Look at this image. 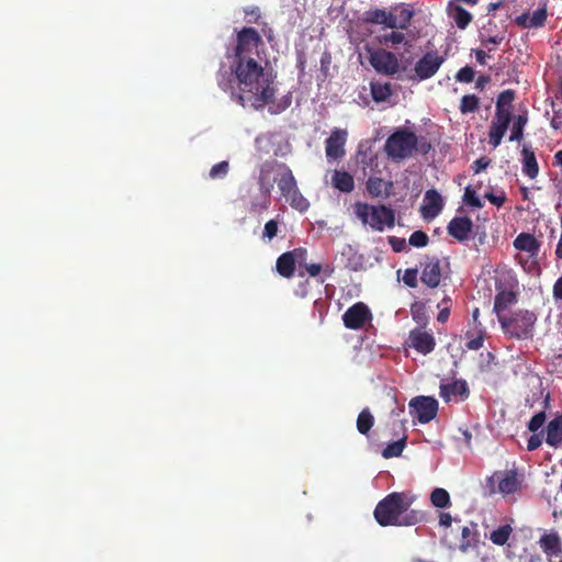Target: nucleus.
Segmentation results:
<instances>
[{
	"instance_id": "f257e3e1",
	"label": "nucleus",
	"mask_w": 562,
	"mask_h": 562,
	"mask_svg": "<svg viewBox=\"0 0 562 562\" xmlns=\"http://www.w3.org/2000/svg\"><path fill=\"white\" fill-rule=\"evenodd\" d=\"M263 45L262 38L254 27H244L237 33L235 47V79L240 89L238 100L245 106L262 109L274 98V75L266 70L257 60L258 47Z\"/></svg>"
},
{
	"instance_id": "f03ea898",
	"label": "nucleus",
	"mask_w": 562,
	"mask_h": 562,
	"mask_svg": "<svg viewBox=\"0 0 562 562\" xmlns=\"http://www.w3.org/2000/svg\"><path fill=\"white\" fill-rule=\"evenodd\" d=\"M413 498L401 492H393L381 499L374 509V518L382 527L414 526L420 522L424 514L409 509Z\"/></svg>"
},
{
	"instance_id": "7ed1b4c3",
	"label": "nucleus",
	"mask_w": 562,
	"mask_h": 562,
	"mask_svg": "<svg viewBox=\"0 0 562 562\" xmlns=\"http://www.w3.org/2000/svg\"><path fill=\"white\" fill-rule=\"evenodd\" d=\"M270 175H274L273 180L277 182L282 196L293 209L300 212H305L308 209L310 202L300 192L293 172L288 165L278 160L265 161L259 170L258 183L262 186L263 183L271 184Z\"/></svg>"
},
{
	"instance_id": "20e7f679",
	"label": "nucleus",
	"mask_w": 562,
	"mask_h": 562,
	"mask_svg": "<svg viewBox=\"0 0 562 562\" xmlns=\"http://www.w3.org/2000/svg\"><path fill=\"white\" fill-rule=\"evenodd\" d=\"M538 315L533 311L518 308L499 317V325L505 336L517 340H529L535 336Z\"/></svg>"
},
{
	"instance_id": "39448f33",
	"label": "nucleus",
	"mask_w": 562,
	"mask_h": 562,
	"mask_svg": "<svg viewBox=\"0 0 562 562\" xmlns=\"http://www.w3.org/2000/svg\"><path fill=\"white\" fill-rule=\"evenodd\" d=\"M353 213L363 225H369L376 232H383L386 227L393 228L395 225L394 210L384 204L370 205L358 201L353 204Z\"/></svg>"
},
{
	"instance_id": "423d86ee",
	"label": "nucleus",
	"mask_w": 562,
	"mask_h": 562,
	"mask_svg": "<svg viewBox=\"0 0 562 562\" xmlns=\"http://www.w3.org/2000/svg\"><path fill=\"white\" fill-rule=\"evenodd\" d=\"M418 137L408 128H398L385 140L384 151L393 161H402L417 151Z\"/></svg>"
},
{
	"instance_id": "0eeeda50",
	"label": "nucleus",
	"mask_w": 562,
	"mask_h": 562,
	"mask_svg": "<svg viewBox=\"0 0 562 562\" xmlns=\"http://www.w3.org/2000/svg\"><path fill=\"white\" fill-rule=\"evenodd\" d=\"M503 280L496 281V295L494 299L493 312L496 314L497 319L505 317L507 314L505 311L510 305H514L518 301V293L515 289L518 286V280L513 271H507L503 274Z\"/></svg>"
},
{
	"instance_id": "6e6552de",
	"label": "nucleus",
	"mask_w": 562,
	"mask_h": 562,
	"mask_svg": "<svg viewBox=\"0 0 562 562\" xmlns=\"http://www.w3.org/2000/svg\"><path fill=\"white\" fill-rule=\"evenodd\" d=\"M438 401L431 396H416L409 401L411 415L420 424L431 422L438 413Z\"/></svg>"
},
{
	"instance_id": "1a4fd4ad",
	"label": "nucleus",
	"mask_w": 562,
	"mask_h": 562,
	"mask_svg": "<svg viewBox=\"0 0 562 562\" xmlns=\"http://www.w3.org/2000/svg\"><path fill=\"white\" fill-rule=\"evenodd\" d=\"M370 64L379 74L387 76L395 75L400 69L396 55L382 48L370 54Z\"/></svg>"
},
{
	"instance_id": "9d476101",
	"label": "nucleus",
	"mask_w": 562,
	"mask_h": 562,
	"mask_svg": "<svg viewBox=\"0 0 562 562\" xmlns=\"http://www.w3.org/2000/svg\"><path fill=\"white\" fill-rule=\"evenodd\" d=\"M445 57L439 55L437 50L427 52L416 64L415 74L419 80H426L436 75L440 66L443 64Z\"/></svg>"
},
{
	"instance_id": "9b49d317",
	"label": "nucleus",
	"mask_w": 562,
	"mask_h": 562,
	"mask_svg": "<svg viewBox=\"0 0 562 562\" xmlns=\"http://www.w3.org/2000/svg\"><path fill=\"white\" fill-rule=\"evenodd\" d=\"M371 317L369 307L364 303L358 302L344 313L342 321L349 329H361Z\"/></svg>"
},
{
	"instance_id": "f8f14e48",
	"label": "nucleus",
	"mask_w": 562,
	"mask_h": 562,
	"mask_svg": "<svg viewBox=\"0 0 562 562\" xmlns=\"http://www.w3.org/2000/svg\"><path fill=\"white\" fill-rule=\"evenodd\" d=\"M348 133L346 130L334 128L325 142L326 156L329 159H340L345 156V145Z\"/></svg>"
},
{
	"instance_id": "ddd939ff",
	"label": "nucleus",
	"mask_w": 562,
	"mask_h": 562,
	"mask_svg": "<svg viewBox=\"0 0 562 562\" xmlns=\"http://www.w3.org/2000/svg\"><path fill=\"white\" fill-rule=\"evenodd\" d=\"M541 550L547 557L549 562H552L553 559L562 557V539L560 535L552 530L550 532H544L538 541Z\"/></svg>"
},
{
	"instance_id": "4468645a",
	"label": "nucleus",
	"mask_w": 562,
	"mask_h": 562,
	"mask_svg": "<svg viewBox=\"0 0 562 562\" xmlns=\"http://www.w3.org/2000/svg\"><path fill=\"white\" fill-rule=\"evenodd\" d=\"M409 346L422 355H428L434 351L436 340L431 333L416 328L409 331Z\"/></svg>"
},
{
	"instance_id": "2eb2a0df",
	"label": "nucleus",
	"mask_w": 562,
	"mask_h": 562,
	"mask_svg": "<svg viewBox=\"0 0 562 562\" xmlns=\"http://www.w3.org/2000/svg\"><path fill=\"white\" fill-rule=\"evenodd\" d=\"M473 231V222L468 216H456L447 226L448 234L460 243L467 241Z\"/></svg>"
},
{
	"instance_id": "dca6fc26",
	"label": "nucleus",
	"mask_w": 562,
	"mask_h": 562,
	"mask_svg": "<svg viewBox=\"0 0 562 562\" xmlns=\"http://www.w3.org/2000/svg\"><path fill=\"white\" fill-rule=\"evenodd\" d=\"M420 280L431 289L439 285L441 280V269L440 260L437 257H426L425 262L423 263Z\"/></svg>"
},
{
	"instance_id": "f3484780",
	"label": "nucleus",
	"mask_w": 562,
	"mask_h": 562,
	"mask_svg": "<svg viewBox=\"0 0 562 562\" xmlns=\"http://www.w3.org/2000/svg\"><path fill=\"white\" fill-rule=\"evenodd\" d=\"M260 193L254 196L250 201L249 212L251 214L261 215L271 205V189L272 184H259Z\"/></svg>"
},
{
	"instance_id": "a211bd4d",
	"label": "nucleus",
	"mask_w": 562,
	"mask_h": 562,
	"mask_svg": "<svg viewBox=\"0 0 562 562\" xmlns=\"http://www.w3.org/2000/svg\"><path fill=\"white\" fill-rule=\"evenodd\" d=\"M548 12L546 7L538 8L532 12V14L529 13H522L518 15L515 19V23L521 27L525 29H537L544 25V22L547 20Z\"/></svg>"
},
{
	"instance_id": "6ab92c4d",
	"label": "nucleus",
	"mask_w": 562,
	"mask_h": 562,
	"mask_svg": "<svg viewBox=\"0 0 562 562\" xmlns=\"http://www.w3.org/2000/svg\"><path fill=\"white\" fill-rule=\"evenodd\" d=\"M470 394L465 380H456L451 383L440 384V396L445 402H449L451 396H460L467 398Z\"/></svg>"
},
{
	"instance_id": "aec40b11",
	"label": "nucleus",
	"mask_w": 562,
	"mask_h": 562,
	"mask_svg": "<svg viewBox=\"0 0 562 562\" xmlns=\"http://www.w3.org/2000/svg\"><path fill=\"white\" fill-rule=\"evenodd\" d=\"M443 207V201L439 192L435 189L427 190L425 193V205L423 214L425 217H436Z\"/></svg>"
},
{
	"instance_id": "412c9836",
	"label": "nucleus",
	"mask_w": 562,
	"mask_h": 562,
	"mask_svg": "<svg viewBox=\"0 0 562 562\" xmlns=\"http://www.w3.org/2000/svg\"><path fill=\"white\" fill-rule=\"evenodd\" d=\"M513 245L517 250L529 252L532 256L537 255L540 250V243L529 233H520L514 239Z\"/></svg>"
},
{
	"instance_id": "4be33fe9",
	"label": "nucleus",
	"mask_w": 562,
	"mask_h": 562,
	"mask_svg": "<svg viewBox=\"0 0 562 562\" xmlns=\"http://www.w3.org/2000/svg\"><path fill=\"white\" fill-rule=\"evenodd\" d=\"M508 121H503L494 117L488 131V143L494 147H498L502 143L504 135L506 134L508 126Z\"/></svg>"
},
{
	"instance_id": "5701e85b",
	"label": "nucleus",
	"mask_w": 562,
	"mask_h": 562,
	"mask_svg": "<svg viewBox=\"0 0 562 562\" xmlns=\"http://www.w3.org/2000/svg\"><path fill=\"white\" fill-rule=\"evenodd\" d=\"M546 442L555 448L562 443V416H558L549 422Z\"/></svg>"
},
{
	"instance_id": "b1692460",
	"label": "nucleus",
	"mask_w": 562,
	"mask_h": 562,
	"mask_svg": "<svg viewBox=\"0 0 562 562\" xmlns=\"http://www.w3.org/2000/svg\"><path fill=\"white\" fill-rule=\"evenodd\" d=\"M522 155V172L530 179H535L539 173V166L533 150L524 146Z\"/></svg>"
},
{
	"instance_id": "393cba45",
	"label": "nucleus",
	"mask_w": 562,
	"mask_h": 562,
	"mask_svg": "<svg viewBox=\"0 0 562 562\" xmlns=\"http://www.w3.org/2000/svg\"><path fill=\"white\" fill-rule=\"evenodd\" d=\"M295 266V258L290 251L283 252L276 262L278 273L288 279L294 276Z\"/></svg>"
},
{
	"instance_id": "a878e982",
	"label": "nucleus",
	"mask_w": 562,
	"mask_h": 562,
	"mask_svg": "<svg viewBox=\"0 0 562 562\" xmlns=\"http://www.w3.org/2000/svg\"><path fill=\"white\" fill-rule=\"evenodd\" d=\"M333 186L341 192H351L355 188L353 177L347 171L335 170L331 176Z\"/></svg>"
},
{
	"instance_id": "bb28decb",
	"label": "nucleus",
	"mask_w": 562,
	"mask_h": 562,
	"mask_svg": "<svg viewBox=\"0 0 562 562\" xmlns=\"http://www.w3.org/2000/svg\"><path fill=\"white\" fill-rule=\"evenodd\" d=\"M549 406H550V394H549V392H547L544 394L543 401H542V411H540L539 413L533 415L527 425L529 431L537 432L543 426V424L546 423V419H547L546 409L549 408Z\"/></svg>"
},
{
	"instance_id": "cd10ccee",
	"label": "nucleus",
	"mask_w": 562,
	"mask_h": 562,
	"mask_svg": "<svg viewBox=\"0 0 562 562\" xmlns=\"http://www.w3.org/2000/svg\"><path fill=\"white\" fill-rule=\"evenodd\" d=\"M520 488V482L517 473L512 471L498 482V491L503 494H514Z\"/></svg>"
},
{
	"instance_id": "c85d7f7f",
	"label": "nucleus",
	"mask_w": 562,
	"mask_h": 562,
	"mask_svg": "<svg viewBox=\"0 0 562 562\" xmlns=\"http://www.w3.org/2000/svg\"><path fill=\"white\" fill-rule=\"evenodd\" d=\"M462 540L460 543V550L467 552L470 548H473L479 542L476 525L472 524L471 527L464 526L461 531Z\"/></svg>"
},
{
	"instance_id": "c756f323",
	"label": "nucleus",
	"mask_w": 562,
	"mask_h": 562,
	"mask_svg": "<svg viewBox=\"0 0 562 562\" xmlns=\"http://www.w3.org/2000/svg\"><path fill=\"white\" fill-rule=\"evenodd\" d=\"M232 71H234V67H232ZM233 79H234V76H233V72H228V71H220L218 75H217V82H218V86L221 87V89L223 91H231L232 93V98L234 100H236L238 103H240V101L238 100V94H240V89L238 88V92H236L234 89H233V86H232V82H233Z\"/></svg>"
},
{
	"instance_id": "7c9ffc66",
	"label": "nucleus",
	"mask_w": 562,
	"mask_h": 562,
	"mask_svg": "<svg viewBox=\"0 0 562 562\" xmlns=\"http://www.w3.org/2000/svg\"><path fill=\"white\" fill-rule=\"evenodd\" d=\"M391 187L392 182H385L379 177H370L367 181V190L374 198L381 196Z\"/></svg>"
},
{
	"instance_id": "2f4dec72",
	"label": "nucleus",
	"mask_w": 562,
	"mask_h": 562,
	"mask_svg": "<svg viewBox=\"0 0 562 562\" xmlns=\"http://www.w3.org/2000/svg\"><path fill=\"white\" fill-rule=\"evenodd\" d=\"M528 123L527 113L518 114L514 117V123L512 126V133L509 136V142H520L524 137V128Z\"/></svg>"
},
{
	"instance_id": "473e14b6",
	"label": "nucleus",
	"mask_w": 562,
	"mask_h": 562,
	"mask_svg": "<svg viewBox=\"0 0 562 562\" xmlns=\"http://www.w3.org/2000/svg\"><path fill=\"white\" fill-rule=\"evenodd\" d=\"M374 425V417L369 408H363L357 417V430L361 435H368Z\"/></svg>"
},
{
	"instance_id": "72a5a7b5",
	"label": "nucleus",
	"mask_w": 562,
	"mask_h": 562,
	"mask_svg": "<svg viewBox=\"0 0 562 562\" xmlns=\"http://www.w3.org/2000/svg\"><path fill=\"white\" fill-rule=\"evenodd\" d=\"M513 533L510 525H503L491 532L490 540L496 546H504Z\"/></svg>"
},
{
	"instance_id": "f704fd0d",
	"label": "nucleus",
	"mask_w": 562,
	"mask_h": 562,
	"mask_svg": "<svg viewBox=\"0 0 562 562\" xmlns=\"http://www.w3.org/2000/svg\"><path fill=\"white\" fill-rule=\"evenodd\" d=\"M430 501L435 507L447 508L451 505L449 493L441 487H436L430 494Z\"/></svg>"
},
{
	"instance_id": "c9c22d12",
	"label": "nucleus",
	"mask_w": 562,
	"mask_h": 562,
	"mask_svg": "<svg viewBox=\"0 0 562 562\" xmlns=\"http://www.w3.org/2000/svg\"><path fill=\"white\" fill-rule=\"evenodd\" d=\"M371 94L375 102L386 101L391 94L392 89L390 83H371Z\"/></svg>"
},
{
	"instance_id": "e433bc0d",
	"label": "nucleus",
	"mask_w": 562,
	"mask_h": 562,
	"mask_svg": "<svg viewBox=\"0 0 562 562\" xmlns=\"http://www.w3.org/2000/svg\"><path fill=\"white\" fill-rule=\"evenodd\" d=\"M480 108V98L475 94H465L460 101L459 110L462 114L474 113Z\"/></svg>"
},
{
	"instance_id": "4c0bfd02",
	"label": "nucleus",
	"mask_w": 562,
	"mask_h": 562,
	"mask_svg": "<svg viewBox=\"0 0 562 562\" xmlns=\"http://www.w3.org/2000/svg\"><path fill=\"white\" fill-rule=\"evenodd\" d=\"M395 16L398 23V29L407 30L414 16V11L408 7L402 5L395 9Z\"/></svg>"
},
{
	"instance_id": "58836bf2",
	"label": "nucleus",
	"mask_w": 562,
	"mask_h": 562,
	"mask_svg": "<svg viewBox=\"0 0 562 562\" xmlns=\"http://www.w3.org/2000/svg\"><path fill=\"white\" fill-rule=\"evenodd\" d=\"M406 438L398 439L389 443L382 451V456L385 459L400 457L405 448Z\"/></svg>"
},
{
	"instance_id": "ea45409f",
	"label": "nucleus",
	"mask_w": 562,
	"mask_h": 562,
	"mask_svg": "<svg viewBox=\"0 0 562 562\" xmlns=\"http://www.w3.org/2000/svg\"><path fill=\"white\" fill-rule=\"evenodd\" d=\"M453 20L459 29L464 30L472 21V15L464 8L457 5L453 12Z\"/></svg>"
},
{
	"instance_id": "a19ab883",
	"label": "nucleus",
	"mask_w": 562,
	"mask_h": 562,
	"mask_svg": "<svg viewBox=\"0 0 562 562\" xmlns=\"http://www.w3.org/2000/svg\"><path fill=\"white\" fill-rule=\"evenodd\" d=\"M386 10L384 9H372L368 10L363 14V22L371 24H382L385 22Z\"/></svg>"
},
{
	"instance_id": "79ce46f5",
	"label": "nucleus",
	"mask_w": 562,
	"mask_h": 562,
	"mask_svg": "<svg viewBox=\"0 0 562 562\" xmlns=\"http://www.w3.org/2000/svg\"><path fill=\"white\" fill-rule=\"evenodd\" d=\"M405 34L402 32L391 31L378 37L380 44L384 45H398L405 43Z\"/></svg>"
},
{
	"instance_id": "37998d69",
	"label": "nucleus",
	"mask_w": 562,
	"mask_h": 562,
	"mask_svg": "<svg viewBox=\"0 0 562 562\" xmlns=\"http://www.w3.org/2000/svg\"><path fill=\"white\" fill-rule=\"evenodd\" d=\"M279 233V222L277 220H269L262 231L261 239L263 241H271Z\"/></svg>"
},
{
	"instance_id": "c03bdc74",
	"label": "nucleus",
	"mask_w": 562,
	"mask_h": 562,
	"mask_svg": "<svg viewBox=\"0 0 562 562\" xmlns=\"http://www.w3.org/2000/svg\"><path fill=\"white\" fill-rule=\"evenodd\" d=\"M516 92L512 89H507L502 91L496 100V108H513V102L515 101Z\"/></svg>"
},
{
	"instance_id": "a18cd8bd",
	"label": "nucleus",
	"mask_w": 562,
	"mask_h": 562,
	"mask_svg": "<svg viewBox=\"0 0 562 562\" xmlns=\"http://www.w3.org/2000/svg\"><path fill=\"white\" fill-rule=\"evenodd\" d=\"M463 202L472 206L474 209H482L483 203L481 199L477 196L475 190H473L470 186L465 188L464 194H463Z\"/></svg>"
},
{
	"instance_id": "49530a36",
	"label": "nucleus",
	"mask_w": 562,
	"mask_h": 562,
	"mask_svg": "<svg viewBox=\"0 0 562 562\" xmlns=\"http://www.w3.org/2000/svg\"><path fill=\"white\" fill-rule=\"evenodd\" d=\"M473 335L470 331L465 333V337L469 339L467 342V348L469 350H479L484 342V329L480 328L477 336L472 337Z\"/></svg>"
},
{
	"instance_id": "de8ad7c7",
	"label": "nucleus",
	"mask_w": 562,
	"mask_h": 562,
	"mask_svg": "<svg viewBox=\"0 0 562 562\" xmlns=\"http://www.w3.org/2000/svg\"><path fill=\"white\" fill-rule=\"evenodd\" d=\"M229 170V164L226 160L220 161L215 164L211 170H210V178L217 179V178H224L228 173Z\"/></svg>"
},
{
	"instance_id": "09e8293b",
	"label": "nucleus",
	"mask_w": 562,
	"mask_h": 562,
	"mask_svg": "<svg viewBox=\"0 0 562 562\" xmlns=\"http://www.w3.org/2000/svg\"><path fill=\"white\" fill-rule=\"evenodd\" d=\"M409 245L414 246V247H417V248H420V247H425L428 245L429 243V237L428 235L423 232V231H415L411 236H409Z\"/></svg>"
},
{
	"instance_id": "8fccbe9b",
	"label": "nucleus",
	"mask_w": 562,
	"mask_h": 562,
	"mask_svg": "<svg viewBox=\"0 0 562 562\" xmlns=\"http://www.w3.org/2000/svg\"><path fill=\"white\" fill-rule=\"evenodd\" d=\"M475 71L470 66L462 67L454 76L456 80L459 82L470 83L474 80Z\"/></svg>"
},
{
	"instance_id": "3c124183",
	"label": "nucleus",
	"mask_w": 562,
	"mask_h": 562,
	"mask_svg": "<svg viewBox=\"0 0 562 562\" xmlns=\"http://www.w3.org/2000/svg\"><path fill=\"white\" fill-rule=\"evenodd\" d=\"M418 270L414 268L406 269L403 274V282L409 288L417 286Z\"/></svg>"
},
{
	"instance_id": "603ef678",
	"label": "nucleus",
	"mask_w": 562,
	"mask_h": 562,
	"mask_svg": "<svg viewBox=\"0 0 562 562\" xmlns=\"http://www.w3.org/2000/svg\"><path fill=\"white\" fill-rule=\"evenodd\" d=\"M292 254V257L295 258V265H299L300 270L304 267V263L307 259V250L306 248L299 247L290 251Z\"/></svg>"
},
{
	"instance_id": "864d4df0",
	"label": "nucleus",
	"mask_w": 562,
	"mask_h": 562,
	"mask_svg": "<svg viewBox=\"0 0 562 562\" xmlns=\"http://www.w3.org/2000/svg\"><path fill=\"white\" fill-rule=\"evenodd\" d=\"M513 108H496L495 109V116L496 119L508 121L510 123L513 119Z\"/></svg>"
},
{
	"instance_id": "5fc2aeb1",
	"label": "nucleus",
	"mask_w": 562,
	"mask_h": 562,
	"mask_svg": "<svg viewBox=\"0 0 562 562\" xmlns=\"http://www.w3.org/2000/svg\"><path fill=\"white\" fill-rule=\"evenodd\" d=\"M484 198L497 207L503 206L506 201V195L504 192H502L499 195L488 192L484 195Z\"/></svg>"
},
{
	"instance_id": "6e6d98bb",
	"label": "nucleus",
	"mask_w": 562,
	"mask_h": 562,
	"mask_svg": "<svg viewBox=\"0 0 562 562\" xmlns=\"http://www.w3.org/2000/svg\"><path fill=\"white\" fill-rule=\"evenodd\" d=\"M290 105H291V97L286 95L276 106H270L269 111L272 114H278V113L283 112Z\"/></svg>"
},
{
	"instance_id": "4d7b16f0",
	"label": "nucleus",
	"mask_w": 562,
	"mask_h": 562,
	"mask_svg": "<svg viewBox=\"0 0 562 562\" xmlns=\"http://www.w3.org/2000/svg\"><path fill=\"white\" fill-rule=\"evenodd\" d=\"M310 277H317L322 271L323 267L321 263H304L302 268Z\"/></svg>"
},
{
	"instance_id": "13d9d810",
	"label": "nucleus",
	"mask_w": 562,
	"mask_h": 562,
	"mask_svg": "<svg viewBox=\"0 0 562 562\" xmlns=\"http://www.w3.org/2000/svg\"><path fill=\"white\" fill-rule=\"evenodd\" d=\"M541 443H542L541 435L533 432V435H531V437L528 439L527 450L533 451V450L538 449L541 446Z\"/></svg>"
},
{
	"instance_id": "bf43d9fd",
	"label": "nucleus",
	"mask_w": 562,
	"mask_h": 562,
	"mask_svg": "<svg viewBox=\"0 0 562 562\" xmlns=\"http://www.w3.org/2000/svg\"><path fill=\"white\" fill-rule=\"evenodd\" d=\"M389 243L391 244L393 250L395 252H400L405 248V239L396 238L394 236L389 237Z\"/></svg>"
},
{
	"instance_id": "052dcab7",
	"label": "nucleus",
	"mask_w": 562,
	"mask_h": 562,
	"mask_svg": "<svg viewBox=\"0 0 562 562\" xmlns=\"http://www.w3.org/2000/svg\"><path fill=\"white\" fill-rule=\"evenodd\" d=\"M383 25L392 30L398 29V23L396 21L395 13L386 11L385 22L383 23Z\"/></svg>"
},
{
	"instance_id": "680f3d73",
	"label": "nucleus",
	"mask_w": 562,
	"mask_h": 562,
	"mask_svg": "<svg viewBox=\"0 0 562 562\" xmlns=\"http://www.w3.org/2000/svg\"><path fill=\"white\" fill-rule=\"evenodd\" d=\"M490 165V160L488 159H485V158H480V159H476L474 162H473V170L475 173H479L480 171H482L483 169H485L487 166Z\"/></svg>"
},
{
	"instance_id": "e2e57ef3",
	"label": "nucleus",
	"mask_w": 562,
	"mask_h": 562,
	"mask_svg": "<svg viewBox=\"0 0 562 562\" xmlns=\"http://www.w3.org/2000/svg\"><path fill=\"white\" fill-rule=\"evenodd\" d=\"M553 297L557 301H562V276L555 281L553 285Z\"/></svg>"
},
{
	"instance_id": "0e129e2a",
	"label": "nucleus",
	"mask_w": 562,
	"mask_h": 562,
	"mask_svg": "<svg viewBox=\"0 0 562 562\" xmlns=\"http://www.w3.org/2000/svg\"><path fill=\"white\" fill-rule=\"evenodd\" d=\"M430 149H431V144L425 137L418 138V147H417L418 151H420L422 154L425 155V154H428Z\"/></svg>"
},
{
	"instance_id": "69168bd1",
	"label": "nucleus",
	"mask_w": 562,
	"mask_h": 562,
	"mask_svg": "<svg viewBox=\"0 0 562 562\" xmlns=\"http://www.w3.org/2000/svg\"><path fill=\"white\" fill-rule=\"evenodd\" d=\"M439 524L443 527H450L452 524V517L449 513H440Z\"/></svg>"
},
{
	"instance_id": "338daca9",
	"label": "nucleus",
	"mask_w": 562,
	"mask_h": 562,
	"mask_svg": "<svg viewBox=\"0 0 562 562\" xmlns=\"http://www.w3.org/2000/svg\"><path fill=\"white\" fill-rule=\"evenodd\" d=\"M491 80L490 76L482 75L476 79L475 87L483 90L485 85Z\"/></svg>"
},
{
	"instance_id": "774afa93",
	"label": "nucleus",
	"mask_w": 562,
	"mask_h": 562,
	"mask_svg": "<svg viewBox=\"0 0 562 562\" xmlns=\"http://www.w3.org/2000/svg\"><path fill=\"white\" fill-rule=\"evenodd\" d=\"M450 310L448 307L442 308L437 316L439 323H446L449 318Z\"/></svg>"
}]
</instances>
